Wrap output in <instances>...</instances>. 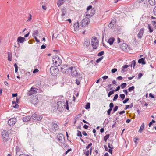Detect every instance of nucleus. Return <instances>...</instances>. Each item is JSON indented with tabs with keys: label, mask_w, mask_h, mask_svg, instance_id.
<instances>
[{
	"label": "nucleus",
	"mask_w": 156,
	"mask_h": 156,
	"mask_svg": "<svg viewBox=\"0 0 156 156\" xmlns=\"http://www.w3.org/2000/svg\"><path fill=\"white\" fill-rule=\"evenodd\" d=\"M57 108L58 110H60L62 108H66L67 110H69L68 102L67 101H66V103L64 101H60L57 103Z\"/></svg>",
	"instance_id": "obj_1"
},
{
	"label": "nucleus",
	"mask_w": 156,
	"mask_h": 156,
	"mask_svg": "<svg viewBox=\"0 0 156 156\" xmlns=\"http://www.w3.org/2000/svg\"><path fill=\"white\" fill-rule=\"evenodd\" d=\"M91 5H90L87 8V12L85 13V16L88 18L92 17L95 13V10L92 8Z\"/></svg>",
	"instance_id": "obj_2"
},
{
	"label": "nucleus",
	"mask_w": 156,
	"mask_h": 156,
	"mask_svg": "<svg viewBox=\"0 0 156 156\" xmlns=\"http://www.w3.org/2000/svg\"><path fill=\"white\" fill-rule=\"evenodd\" d=\"M2 138L3 142L5 144L8 141H9L10 138L9 136V134L7 131H3L2 133Z\"/></svg>",
	"instance_id": "obj_3"
},
{
	"label": "nucleus",
	"mask_w": 156,
	"mask_h": 156,
	"mask_svg": "<svg viewBox=\"0 0 156 156\" xmlns=\"http://www.w3.org/2000/svg\"><path fill=\"white\" fill-rule=\"evenodd\" d=\"M71 67L66 64H64L61 66V71L64 74H67L70 72Z\"/></svg>",
	"instance_id": "obj_4"
},
{
	"label": "nucleus",
	"mask_w": 156,
	"mask_h": 156,
	"mask_svg": "<svg viewBox=\"0 0 156 156\" xmlns=\"http://www.w3.org/2000/svg\"><path fill=\"white\" fill-rule=\"evenodd\" d=\"M59 70L58 67L56 66H51L50 69V73L54 76H56L58 73Z\"/></svg>",
	"instance_id": "obj_5"
},
{
	"label": "nucleus",
	"mask_w": 156,
	"mask_h": 156,
	"mask_svg": "<svg viewBox=\"0 0 156 156\" xmlns=\"http://www.w3.org/2000/svg\"><path fill=\"white\" fill-rule=\"evenodd\" d=\"M52 61L54 64L56 65V66H59L61 64V60L59 58V57L57 56H53Z\"/></svg>",
	"instance_id": "obj_6"
},
{
	"label": "nucleus",
	"mask_w": 156,
	"mask_h": 156,
	"mask_svg": "<svg viewBox=\"0 0 156 156\" xmlns=\"http://www.w3.org/2000/svg\"><path fill=\"white\" fill-rule=\"evenodd\" d=\"M91 44L94 49H96L97 48L98 44V41L96 37H92Z\"/></svg>",
	"instance_id": "obj_7"
},
{
	"label": "nucleus",
	"mask_w": 156,
	"mask_h": 156,
	"mask_svg": "<svg viewBox=\"0 0 156 156\" xmlns=\"http://www.w3.org/2000/svg\"><path fill=\"white\" fill-rule=\"evenodd\" d=\"M32 103L34 105H37L39 102L38 97L37 95H33L30 99Z\"/></svg>",
	"instance_id": "obj_8"
},
{
	"label": "nucleus",
	"mask_w": 156,
	"mask_h": 156,
	"mask_svg": "<svg viewBox=\"0 0 156 156\" xmlns=\"http://www.w3.org/2000/svg\"><path fill=\"white\" fill-rule=\"evenodd\" d=\"M76 70V68L75 67H71L70 70H71V75L73 77L76 76L78 75Z\"/></svg>",
	"instance_id": "obj_9"
},
{
	"label": "nucleus",
	"mask_w": 156,
	"mask_h": 156,
	"mask_svg": "<svg viewBox=\"0 0 156 156\" xmlns=\"http://www.w3.org/2000/svg\"><path fill=\"white\" fill-rule=\"evenodd\" d=\"M90 20L89 18L87 17L83 20L81 21V25L82 27H86L90 23Z\"/></svg>",
	"instance_id": "obj_10"
},
{
	"label": "nucleus",
	"mask_w": 156,
	"mask_h": 156,
	"mask_svg": "<svg viewBox=\"0 0 156 156\" xmlns=\"http://www.w3.org/2000/svg\"><path fill=\"white\" fill-rule=\"evenodd\" d=\"M32 118L34 120H40L42 119V117L37 113H35L32 115Z\"/></svg>",
	"instance_id": "obj_11"
},
{
	"label": "nucleus",
	"mask_w": 156,
	"mask_h": 156,
	"mask_svg": "<svg viewBox=\"0 0 156 156\" xmlns=\"http://www.w3.org/2000/svg\"><path fill=\"white\" fill-rule=\"evenodd\" d=\"M16 122V118H12L9 119L8 121V124L10 126H12Z\"/></svg>",
	"instance_id": "obj_12"
},
{
	"label": "nucleus",
	"mask_w": 156,
	"mask_h": 156,
	"mask_svg": "<svg viewBox=\"0 0 156 156\" xmlns=\"http://www.w3.org/2000/svg\"><path fill=\"white\" fill-rule=\"evenodd\" d=\"M36 89L35 88H34L33 87H32L28 92V95L30 96L34 94H36L37 93V91L36 90Z\"/></svg>",
	"instance_id": "obj_13"
},
{
	"label": "nucleus",
	"mask_w": 156,
	"mask_h": 156,
	"mask_svg": "<svg viewBox=\"0 0 156 156\" xmlns=\"http://www.w3.org/2000/svg\"><path fill=\"white\" fill-rule=\"evenodd\" d=\"M50 129L54 131H56L58 129V126L56 123H53Z\"/></svg>",
	"instance_id": "obj_14"
},
{
	"label": "nucleus",
	"mask_w": 156,
	"mask_h": 156,
	"mask_svg": "<svg viewBox=\"0 0 156 156\" xmlns=\"http://www.w3.org/2000/svg\"><path fill=\"white\" fill-rule=\"evenodd\" d=\"M144 29L141 28L137 34V37L139 39H141L143 36L144 32Z\"/></svg>",
	"instance_id": "obj_15"
},
{
	"label": "nucleus",
	"mask_w": 156,
	"mask_h": 156,
	"mask_svg": "<svg viewBox=\"0 0 156 156\" xmlns=\"http://www.w3.org/2000/svg\"><path fill=\"white\" fill-rule=\"evenodd\" d=\"M22 120L24 122H27L31 120V118L29 116H27L22 118Z\"/></svg>",
	"instance_id": "obj_16"
},
{
	"label": "nucleus",
	"mask_w": 156,
	"mask_h": 156,
	"mask_svg": "<svg viewBox=\"0 0 156 156\" xmlns=\"http://www.w3.org/2000/svg\"><path fill=\"white\" fill-rule=\"evenodd\" d=\"M26 40L24 37H19L17 39V42H19L21 43H23Z\"/></svg>",
	"instance_id": "obj_17"
},
{
	"label": "nucleus",
	"mask_w": 156,
	"mask_h": 156,
	"mask_svg": "<svg viewBox=\"0 0 156 156\" xmlns=\"http://www.w3.org/2000/svg\"><path fill=\"white\" fill-rule=\"evenodd\" d=\"M73 27L75 31H77L79 30V23L78 22H77L74 24Z\"/></svg>",
	"instance_id": "obj_18"
},
{
	"label": "nucleus",
	"mask_w": 156,
	"mask_h": 156,
	"mask_svg": "<svg viewBox=\"0 0 156 156\" xmlns=\"http://www.w3.org/2000/svg\"><path fill=\"white\" fill-rule=\"evenodd\" d=\"M62 14L61 15L62 17H63L66 13V9L63 7L61 9Z\"/></svg>",
	"instance_id": "obj_19"
},
{
	"label": "nucleus",
	"mask_w": 156,
	"mask_h": 156,
	"mask_svg": "<svg viewBox=\"0 0 156 156\" xmlns=\"http://www.w3.org/2000/svg\"><path fill=\"white\" fill-rule=\"evenodd\" d=\"M58 140L59 141H62L64 139V136L62 134H60L57 136Z\"/></svg>",
	"instance_id": "obj_20"
},
{
	"label": "nucleus",
	"mask_w": 156,
	"mask_h": 156,
	"mask_svg": "<svg viewBox=\"0 0 156 156\" xmlns=\"http://www.w3.org/2000/svg\"><path fill=\"white\" fill-rule=\"evenodd\" d=\"M144 60V58H142L138 60V62L140 64L141 63L143 65H145L146 64V62H145Z\"/></svg>",
	"instance_id": "obj_21"
},
{
	"label": "nucleus",
	"mask_w": 156,
	"mask_h": 156,
	"mask_svg": "<svg viewBox=\"0 0 156 156\" xmlns=\"http://www.w3.org/2000/svg\"><path fill=\"white\" fill-rule=\"evenodd\" d=\"M115 41V38L114 37H111L109 38L108 40V42L110 45L113 44Z\"/></svg>",
	"instance_id": "obj_22"
},
{
	"label": "nucleus",
	"mask_w": 156,
	"mask_h": 156,
	"mask_svg": "<svg viewBox=\"0 0 156 156\" xmlns=\"http://www.w3.org/2000/svg\"><path fill=\"white\" fill-rule=\"evenodd\" d=\"M90 44V42L89 40L86 39L85 40L84 45V46L87 47H88Z\"/></svg>",
	"instance_id": "obj_23"
},
{
	"label": "nucleus",
	"mask_w": 156,
	"mask_h": 156,
	"mask_svg": "<svg viewBox=\"0 0 156 156\" xmlns=\"http://www.w3.org/2000/svg\"><path fill=\"white\" fill-rule=\"evenodd\" d=\"M144 123H143L142 124L140 128V129L138 131L140 133H141L142 132L143 130H144Z\"/></svg>",
	"instance_id": "obj_24"
},
{
	"label": "nucleus",
	"mask_w": 156,
	"mask_h": 156,
	"mask_svg": "<svg viewBox=\"0 0 156 156\" xmlns=\"http://www.w3.org/2000/svg\"><path fill=\"white\" fill-rule=\"evenodd\" d=\"M115 19H113L110 22V23L108 25V26L110 27H112V25H114L115 24Z\"/></svg>",
	"instance_id": "obj_25"
},
{
	"label": "nucleus",
	"mask_w": 156,
	"mask_h": 156,
	"mask_svg": "<svg viewBox=\"0 0 156 156\" xmlns=\"http://www.w3.org/2000/svg\"><path fill=\"white\" fill-rule=\"evenodd\" d=\"M12 57V53L11 52H8V60L9 61H11Z\"/></svg>",
	"instance_id": "obj_26"
},
{
	"label": "nucleus",
	"mask_w": 156,
	"mask_h": 156,
	"mask_svg": "<svg viewBox=\"0 0 156 156\" xmlns=\"http://www.w3.org/2000/svg\"><path fill=\"white\" fill-rule=\"evenodd\" d=\"M148 2L151 5H154L155 3V0H148Z\"/></svg>",
	"instance_id": "obj_27"
},
{
	"label": "nucleus",
	"mask_w": 156,
	"mask_h": 156,
	"mask_svg": "<svg viewBox=\"0 0 156 156\" xmlns=\"http://www.w3.org/2000/svg\"><path fill=\"white\" fill-rule=\"evenodd\" d=\"M64 0H59L58 1L57 3V5L58 6H60L62 5L64 3Z\"/></svg>",
	"instance_id": "obj_28"
},
{
	"label": "nucleus",
	"mask_w": 156,
	"mask_h": 156,
	"mask_svg": "<svg viewBox=\"0 0 156 156\" xmlns=\"http://www.w3.org/2000/svg\"><path fill=\"white\" fill-rule=\"evenodd\" d=\"M133 106V103H131L130 105H126V106L125 108V110H126L129 108H131Z\"/></svg>",
	"instance_id": "obj_29"
},
{
	"label": "nucleus",
	"mask_w": 156,
	"mask_h": 156,
	"mask_svg": "<svg viewBox=\"0 0 156 156\" xmlns=\"http://www.w3.org/2000/svg\"><path fill=\"white\" fill-rule=\"evenodd\" d=\"M38 30H35L33 32L32 36L33 37H36L38 35Z\"/></svg>",
	"instance_id": "obj_30"
},
{
	"label": "nucleus",
	"mask_w": 156,
	"mask_h": 156,
	"mask_svg": "<svg viewBox=\"0 0 156 156\" xmlns=\"http://www.w3.org/2000/svg\"><path fill=\"white\" fill-rule=\"evenodd\" d=\"M16 154H18L20 151V147L17 146H16Z\"/></svg>",
	"instance_id": "obj_31"
},
{
	"label": "nucleus",
	"mask_w": 156,
	"mask_h": 156,
	"mask_svg": "<svg viewBox=\"0 0 156 156\" xmlns=\"http://www.w3.org/2000/svg\"><path fill=\"white\" fill-rule=\"evenodd\" d=\"M136 64V62L134 60L132 61L131 62V66L132 67L133 66V68L134 69V66Z\"/></svg>",
	"instance_id": "obj_32"
},
{
	"label": "nucleus",
	"mask_w": 156,
	"mask_h": 156,
	"mask_svg": "<svg viewBox=\"0 0 156 156\" xmlns=\"http://www.w3.org/2000/svg\"><path fill=\"white\" fill-rule=\"evenodd\" d=\"M109 135L108 134L105 136L104 137V140L105 142L109 138Z\"/></svg>",
	"instance_id": "obj_33"
},
{
	"label": "nucleus",
	"mask_w": 156,
	"mask_h": 156,
	"mask_svg": "<svg viewBox=\"0 0 156 156\" xmlns=\"http://www.w3.org/2000/svg\"><path fill=\"white\" fill-rule=\"evenodd\" d=\"M148 28L149 30V32L150 33L152 32L153 31V30L151 28V26L150 24H148Z\"/></svg>",
	"instance_id": "obj_34"
},
{
	"label": "nucleus",
	"mask_w": 156,
	"mask_h": 156,
	"mask_svg": "<svg viewBox=\"0 0 156 156\" xmlns=\"http://www.w3.org/2000/svg\"><path fill=\"white\" fill-rule=\"evenodd\" d=\"M90 103H87L85 106V108L87 109H88L90 108Z\"/></svg>",
	"instance_id": "obj_35"
},
{
	"label": "nucleus",
	"mask_w": 156,
	"mask_h": 156,
	"mask_svg": "<svg viewBox=\"0 0 156 156\" xmlns=\"http://www.w3.org/2000/svg\"><path fill=\"white\" fill-rule=\"evenodd\" d=\"M134 88L135 87L134 86H132L131 87L129 88L128 89V90L129 92H131V91L134 90Z\"/></svg>",
	"instance_id": "obj_36"
},
{
	"label": "nucleus",
	"mask_w": 156,
	"mask_h": 156,
	"mask_svg": "<svg viewBox=\"0 0 156 156\" xmlns=\"http://www.w3.org/2000/svg\"><path fill=\"white\" fill-rule=\"evenodd\" d=\"M114 93V91H113V90L110 91L108 94V97H110L111 96V95L113 94Z\"/></svg>",
	"instance_id": "obj_37"
},
{
	"label": "nucleus",
	"mask_w": 156,
	"mask_h": 156,
	"mask_svg": "<svg viewBox=\"0 0 156 156\" xmlns=\"http://www.w3.org/2000/svg\"><path fill=\"white\" fill-rule=\"evenodd\" d=\"M112 84H109L107 86V89H108L109 90H111L112 88Z\"/></svg>",
	"instance_id": "obj_38"
},
{
	"label": "nucleus",
	"mask_w": 156,
	"mask_h": 156,
	"mask_svg": "<svg viewBox=\"0 0 156 156\" xmlns=\"http://www.w3.org/2000/svg\"><path fill=\"white\" fill-rule=\"evenodd\" d=\"M126 83H123L121 85V88L122 89L125 88L126 86Z\"/></svg>",
	"instance_id": "obj_39"
},
{
	"label": "nucleus",
	"mask_w": 156,
	"mask_h": 156,
	"mask_svg": "<svg viewBox=\"0 0 156 156\" xmlns=\"http://www.w3.org/2000/svg\"><path fill=\"white\" fill-rule=\"evenodd\" d=\"M103 58V56H102L101 57L99 58L96 60V62L97 63H99L100 61H101L102 59Z\"/></svg>",
	"instance_id": "obj_40"
},
{
	"label": "nucleus",
	"mask_w": 156,
	"mask_h": 156,
	"mask_svg": "<svg viewBox=\"0 0 156 156\" xmlns=\"http://www.w3.org/2000/svg\"><path fill=\"white\" fill-rule=\"evenodd\" d=\"M104 54V51H101L100 52H99L98 54V56H102Z\"/></svg>",
	"instance_id": "obj_41"
},
{
	"label": "nucleus",
	"mask_w": 156,
	"mask_h": 156,
	"mask_svg": "<svg viewBox=\"0 0 156 156\" xmlns=\"http://www.w3.org/2000/svg\"><path fill=\"white\" fill-rule=\"evenodd\" d=\"M155 122V121L154 120H152L151 122L149 124V127H150L153 124V123Z\"/></svg>",
	"instance_id": "obj_42"
},
{
	"label": "nucleus",
	"mask_w": 156,
	"mask_h": 156,
	"mask_svg": "<svg viewBox=\"0 0 156 156\" xmlns=\"http://www.w3.org/2000/svg\"><path fill=\"white\" fill-rule=\"evenodd\" d=\"M120 96L121 98L123 100L125 98V96L124 94H121L120 95Z\"/></svg>",
	"instance_id": "obj_43"
},
{
	"label": "nucleus",
	"mask_w": 156,
	"mask_h": 156,
	"mask_svg": "<svg viewBox=\"0 0 156 156\" xmlns=\"http://www.w3.org/2000/svg\"><path fill=\"white\" fill-rule=\"evenodd\" d=\"M129 66L127 65H125L124 66L122 67L123 69L122 70V71H125V70H124L123 69H126L127 68H128Z\"/></svg>",
	"instance_id": "obj_44"
},
{
	"label": "nucleus",
	"mask_w": 156,
	"mask_h": 156,
	"mask_svg": "<svg viewBox=\"0 0 156 156\" xmlns=\"http://www.w3.org/2000/svg\"><path fill=\"white\" fill-rule=\"evenodd\" d=\"M77 136H82V135L81 132L79 130H77Z\"/></svg>",
	"instance_id": "obj_45"
},
{
	"label": "nucleus",
	"mask_w": 156,
	"mask_h": 156,
	"mask_svg": "<svg viewBox=\"0 0 156 156\" xmlns=\"http://www.w3.org/2000/svg\"><path fill=\"white\" fill-rule=\"evenodd\" d=\"M118 106H115L114 109H113V113L115 112H116V111H117L118 109Z\"/></svg>",
	"instance_id": "obj_46"
},
{
	"label": "nucleus",
	"mask_w": 156,
	"mask_h": 156,
	"mask_svg": "<svg viewBox=\"0 0 156 156\" xmlns=\"http://www.w3.org/2000/svg\"><path fill=\"white\" fill-rule=\"evenodd\" d=\"M118 97V95L117 94H116L115 95V96L113 98V101H116Z\"/></svg>",
	"instance_id": "obj_47"
},
{
	"label": "nucleus",
	"mask_w": 156,
	"mask_h": 156,
	"mask_svg": "<svg viewBox=\"0 0 156 156\" xmlns=\"http://www.w3.org/2000/svg\"><path fill=\"white\" fill-rule=\"evenodd\" d=\"M108 147L110 149H113V147L112 145L111 144H110V143L108 144Z\"/></svg>",
	"instance_id": "obj_48"
},
{
	"label": "nucleus",
	"mask_w": 156,
	"mask_h": 156,
	"mask_svg": "<svg viewBox=\"0 0 156 156\" xmlns=\"http://www.w3.org/2000/svg\"><path fill=\"white\" fill-rule=\"evenodd\" d=\"M114 107V104L112 103H110L109 104V107L110 108L112 109V108H113Z\"/></svg>",
	"instance_id": "obj_49"
},
{
	"label": "nucleus",
	"mask_w": 156,
	"mask_h": 156,
	"mask_svg": "<svg viewBox=\"0 0 156 156\" xmlns=\"http://www.w3.org/2000/svg\"><path fill=\"white\" fill-rule=\"evenodd\" d=\"M112 109H110L109 108V109L107 111V114L108 115H110L111 114V112L112 111Z\"/></svg>",
	"instance_id": "obj_50"
},
{
	"label": "nucleus",
	"mask_w": 156,
	"mask_h": 156,
	"mask_svg": "<svg viewBox=\"0 0 156 156\" xmlns=\"http://www.w3.org/2000/svg\"><path fill=\"white\" fill-rule=\"evenodd\" d=\"M129 100V99L128 98H126L123 101V103L124 104H125L127 103L128 101Z\"/></svg>",
	"instance_id": "obj_51"
},
{
	"label": "nucleus",
	"mask_w": 156,
	"mask_h": 156,
	"mask_svg": "<svg viewBox=\"0 0 156 156\" xmlns=\"http://www.w3.org/2000/svg\"><path fill=\"white\" fill-rule=\"evenodd\" d=\"M92 145V143H90L86 147V148L87 149L89 148Z\"/></svg>",
	"instance_id": "obj_52"
},
{
	"label": "nucleus",
	"mask_w": 156,
	"mask_h": 156,
	"mask_svg": "<svg viewBox=\"0 0 156 156\" xmlns=\"http://www.w3.org/2000/svg\"><path fill=\"white\" fill-rule=\"evenodd\" d=\"M117 71V69L116 68H114V69H112L111 70V72L112 73H115Z\"/></svg>",
	"instance_id": "obj_53"
},
{
	"label": "nucleus",
	"mask_w": 156,
	"mask_h": 156,
	"mask_svg": "<svg viewBox=\"0 0 156 156\" xmlns=\"http://www.w3.org/2000/svg\"><path fill=\"white\" fill-rule=\"evenodd\" d=\"M72 151V149L70 148L69 149H68L65 152V155H66L69 151Z\"/></svg>",
	"instance_id": "obj_54"
},
{
	"label": "nucleus",
	"mask_w": 156,
	"mask_h": 156,
	"mask_svg": "<svg viewBox=\"0 0 156 156\" xmlns=\"http://www.w3.org/2000/svg\"><path fill=\"white\" fill-rule=\"evenodd\" d=\"M109 122V121L108 120V119H106L104 121V123H105V124L106 125Z\"/></svg>",
	"instance_id": "obj_55"
},
{
	"label": "nucleus",
	"mask_w": 156,
	"mask_h": 156,
	"mask_svg": "<svg viewBox=\"0 0 156 156\" xmlns=\"http://www.w3.org/2000/svg\"><path fill=\"white\" fill-rule=\"evenodd\" d=\"M13 107L15 108H19V105L17 104H16V105L13 106Z\"/></svg>",
	"instance_id": "obj_56"
},
{
	"label": "nucleus",
	"mask_w": 156,
	"mask_h": 156,
	"mask_svg": "<svg viewBox=\"0 0 156 156\" xmlns=\"http://www.w3.org/2000/svg\"><path fill=\"white\" fill-rule=\"evenodd\" d=\"M39 70L37 69H35L33 71V73H37L38 72Z\"/></svg>",
	"instance_id": "obj_57"
},
{
	"label": "nucleus",
	"mask_w": 156,
	"mask_h": 156,
	"mask_svg": "<svg viewBox=\"0 0 156 156\" xmlns=\"http://www.w3.org/2000/svg\"><path fill=\"white\" fill-rule=\"evenodd\" d=\"M120 89V87L119 86H118L117 87H116V88L115 90H113V91H114V92L115 91H118V90H119Z\"/></svg>",
	"instance_id": "obj_58"
},
{
	"label": "nucleus",
	"mask_w": 156,
	"mask_h": 156,
	"mask_svg": "<svg viewBox=\"0 0 156 156\" xmlns=\"http://www.w3.org/2000/svg\"><path fill=\"white\" fill-rule=\"evenodd\" d=\"M152 22L153 23V24L154 27L156 28V22L155 21H152Z\"/></svg>",
	"instance_id": "obj_59"
},
{
	"label": "nucleus",
	"mask_w": 156,
	"mask_h": 156,
	"mask_svg": "<svg viewBox=\"0 0 156 156\" xmlns=\"http://www.w3.org/2000/svg\"><path fill=\"white\" fill-rule=\"evenodd\" d=\"M153 12L154 15L156 16V6L153 9Z\"/></svg>",
	"instance_id": "obj_60"
},
{
	"label": "nucleus",
	"mask_w": 156,
	"mask_h": 156,
	"mask_svg": "<svg viewBox=\"0 0 156 156\" xmlns=\"http://www.w3.org/2000/svg\"><path fill=\"white\" fill-rule=\"evenodd\" d=\"M94 154L95 155H96V154H98V148H97V149H96V148L95 149V151H94Z\"/></svg>",
	"instance_id": "obj_61"
},
{
	"label": "nucleus",
	"mask_w": 156,
	"mask_h": 156,
	"mask_svg": "<svg viewBox=\"0 0 156 156\" xmlns=\"http://www.w3.org/2000/svg\"><path fill=\"white\" fill-rule=\"evenodd\" d=\"M112 149H108V150H107V151H108V152H109L111 154H112Z\"/></svg>",
	"instance_id": "obj_62"
},
{
	"label": "nucleus",
	"mask_w": 156,
	"mask_h": 156,
	"mask_svg": "<svg viewBox=\"0 0 156 156\" xmlns=\"http://www.w3.org/2000/svg\"><path fill=\"white\" fill-rule=\"evenodd\" d=\"M143 74L142 73H139L138 74V78L140 79L141 77L142 76Z\"/></svg>",
	"instance_id": "obj_63"
},
{
	"label": "nucleus",
	"mask_w": 156,
	"mask_h": 156,
	"mask_svg": "<svg viewBox=\"0 0 156 156\" xmlns=\"http://www.w3.org/2000/svg\"><path fill=\"white\" fill-rule=\"evenodd\" d=\"M85 154L87 156H88L89 154V151H86V152H85Z\"/></svg>",
	"instance_id": "obj_64"
}]
</instances>
